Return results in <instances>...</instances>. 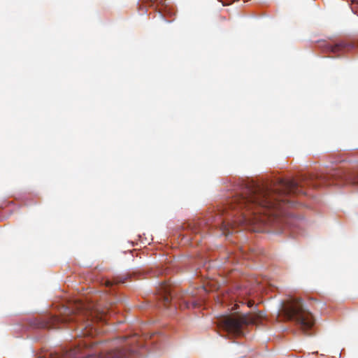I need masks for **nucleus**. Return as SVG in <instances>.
Instances as JSON below:
<instances>
[{"instance_id":"nucleus-1","label":"nucleus","mask_w":358,"mask_h":358,"mask_svg":"<svg viewBox=\"0 0 358 358\" xmlns=\"http://www.w3.org/2000/svg\"><path fill=\"white\" fill-rule=\"evenodd\" d=\"M303 185L294 180H280L273 187L254 182L236 185L227 205L218 209L217 217L223 235L228 236L237 225L248 226L255 232L264 231L266 225L282 221V197L303 194Z\"/></svg>"},{"instance_id":"nucleus-2","label":"nucleus","mask_w":358,"mask_h":358,"mask_svg":"<svg viewBox=\"0 0 358 358\" xmlns=\"http://www.w3.org/2000/svg\"><path fill=\"white\" fill-rule=\"evenodd\" d=\"M281 311L287 320L294 321L306 335H310L307 331L313 327L315 320L311 313L303 307L301 299L291 298L282 306Z\"/></svg>"},{"instance_id":"nucleus-3","label":"nucleus","mask_w":358,"mask_h":358,"mask_svg":"<svg viewBox=\"0 0 358 358\" xmlns=\"http://www.w3.org/2000/svg\"><path fill=\"white\" fill-rule=\"evenodd\" d=\"M96 314L90 305H87L83 302H78L75 305L74 310H70L69 308H66V312L64 317H58L52 315L49 318V328L52 329H59L61 324L71 321H76L78 322H83L85 320H87L85 327L91 325L94 315Z\"/></svg>"},{"instance_id":"nucleus-4","label":"nucleus","mask_w":358,"mask_h":358,"mask_svg":"<svg viewBox=\"0 0 358 358\" xmlns=\"http://www.w3.org/2000/svg\"><path fill=\"white\" fill-rule=\"evenodd\" d=\"M262 312L255 314H245L238 317L227 316L219 322V327L234 336L243 335L244 327L248 324H255L256 321L262 317Z\"/></svg>"},{"instance_id":"nucleus-5","label":"nucleus","mask_w":358,"mask_h":358,"mask_svg":"<svg viewBox=\"0 0 358 358\" xmlns=\"http://www.w3.org/2000/svg\"><path fill=\"white\" fill-rule=\"evenodd\" d=\"M355 48L352 43L344 41H338L334 44L326 43L323 46V50L326 52H331L333 54H339L342 52H348Z\"/></svg>"},{"instance_id":"nucleus-6","label":"nucleus","mask_w":358,"mask_h":358,"mask_svg":"<svg viewBox=\"0 0 358 358\" xmlns=\"http://www.w3.org/2000/svg\"><path fill=\"white\" fill-rule=\"evenodd\" d=\"M157 293L159 300L163 303L164 307L168 308L172 299L171 285L166 282L160 284L157 288Z\"/></svg>"},{"instance_id":"nucleus-7","label":"nucleus","mask_w":358,"mask_h":358,"mask_svg":"<svg viewBox=\"0 0 358 358\" xmlns=\"http://www.w3.org/2000/svg\"><path fill=\"white\" fill-rule=\"evenodd\" d=\"M125 282V279H122L119 277L115 278L113 281L107 280L105 282L106 286L110 287L113 284H118V283H124Z\"/></svg>"},{"instance_id":"nucleus-8","label":"nucleus","mask_w":358,"mask_h":358,"mask_svg":"<svg viewBox=\"0 0 358 358\" xmlns=\"http://www.w3.org/2000/svg\"><path fill=\"white\" fill-rule=\"evenodd\" d=\"M183 303H184L185 307L187 308H189L191 306L194 308L197 306V303L196 302L189 303L187 301H183Z\"/></svg>"},{"instance_id":"nucleus-9","label":"nucleus","mask_w":358,"mask_h":358,"mask_svg":"<svg viewBox=\"0 0 358 358\" xmlns=\"http://www.w3.org/2000/svg\"><path fill=\"white\" fill-rule=\"evenodd\" d=\"M253 304H254V302H252V301H248V307H252V306H253Z\"/></svg>"},{"instance_id":"nucleus-10","label":"nucleus","mask_w":358,"mask_h":358,"mask_svg":"<svg viewBox=\"0 0 358 358\" xmlns=\"http://www.w3.org/2000/svg\"><path fill=\"white\" fill-rule=\"evenodd\" d=\"M100 320H105V318H103V314H101V315L100 316Z\"/></svg>"}]
</instances>
